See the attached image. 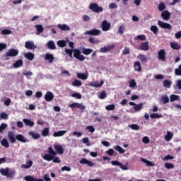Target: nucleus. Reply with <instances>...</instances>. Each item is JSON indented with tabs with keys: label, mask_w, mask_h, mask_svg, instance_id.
I'll use <instances>...</instances> for the list:
<instances>
[{
	"label": "nucleus",
	"mask_w": 181,
	"mask_h": 181,
	"mask_svg": "<svg viewBox=\"0 0 181 181\" xmlns=\"http://www.w3.org/2000/svg\"><path fill=\"white\" fill-rule=\"evenodd\" d=\"M35 28L37 29L36 35H40V33H42L43 30H45L42 25H35Z\"/></svg>",
	"instance_id": "29"
},
{
	"label": "nucleus",
	"mask_w": 181,
	"mask_h": 181,
	"mask_svg": "<svg viewBox=\"0 0 181 181\" xmlns=\"http://www.w3.org/2000/svg\"><path fill=\"white\" fill-rule=\"evenodd\" d=\"M57 44L59 47H66L67 46V42L64 40L57 41Z\"/></svg>",
	"instance_id": "34"
},
{
	"label": "nucleus",
	"mask_w": 181,
	"mask_h": 181,
	"mask_svg": "<svg viewBox=\"0 0 181 181\" xmlns=\"http://www.w3.org/2000/svg\"><path fill=\"white\" fill-rule=\"evenodd\" d=\"M129 127L131 129H133V131H138L139 129V126L136 124H129Z\"/></svg>",
	"instance_id": "49"
},
{
	"label": "nucleus",
	"mask_w": 181,
	"mask_h": 181,
	"mask_svg": "<svg viewBox=\"0 0 181 181\" xmlns=\"http://www.w3.org/2000/svg\"><path fill=\"white\" fill-rule=\"evenodd\" d=\"M79 163H81V165H87L88 168H93V166H94V163H93V161L88 160L86 158H81V160L79 161Z\"/></svg>",
	"instance_id": "11"
},
{
	"label": "nucleus",
	"mask_w": 181,
	"mask_h": 181,
	"mask_svg": "<svg viewBox=\"0 0 181 181\" xmlns=\"http://www.w3.org/2000/svg\"><path fill=\"white\" fill-rule=\"evenodd\" d=\"M160 102L163 103V104H168V103H169V97L168 95H163L161 97V100H160Z\"/></svg>",
	"instance_id": "41"
},
{
	"label": "nucleus",
	"mask_w": 181,
	"mask_h": 181,
	"mask_svg": "<svg viewBox=\"0 0 181 181\" xmlns=\"http://www.w3.org/2000/svg\"><path fill=\"white\" fill-rule=\"evenodd\" d=\"M141 162H144V163H146V166H155V164L152 163V161L148 160L144 158H141Z\"/></svg>",
	"instance_id": "32"
},
{
	"label": "nucleus",
	"mask_w": 181,
	"mask_h": 181,
	"mask_svg": "<svg viewBox=\"0 0 181 181\" xmlns=\"http://www.w3.org/2000/svg\"><path fill=\"white\" fill-rule=\"evenodd\" d=\"M48 152H49V155H51L52 156L57 155V153H56V151H54V150H53V148H52V147L48 148Z\"/></svg>",
	"instance_id": "55"
},
{
	"label": "nucleus",
	"mask_w": 181,
	"mask_h": 181,
	"mask_svg": "<svg viewBox=\"0 0 181 181\" xmlns=\"http://www.w3.org/2000/svg\"><path fill=\"white\" fill-rule=\"evenodd\" d=\"M137 59L141 62V63H144V62H148V57L145 56L144 54H140L138 57Z\"/></svg>",
	"instance_id": "38"
},
{
	"label": "nucleus",
	"mask_w": 181,
	"mask_h": 181,
	"mask_svg": "<svg viewBox=\"0 0 181 181\" xmlns=\"http://www.w3.org/2000/svg\"><path fill=\"white\" fill-rule=\"evenodd\" d=\"M0 117L1 118V119H8V118H9L8 114H6V112H1L0 114Z\"/></svg>",
	"instance_id": "60"
},
{
	"label": "nucleus",
	"mask_w": 181,
	"mask_h": 181,
	"mask_svg": "<svg viewBox=\"0 0 181 181\" xmlns=\"http://www.w3.org/2000/svg\"><path fill=\"white\" fill-rule=\"evenodd\" d=\"M72 86L74 87H80L81 86H83V83L81 82V81L74 79V81L72 82Z\"/></svg>",
	"instance_id": "35"
},
{
	"label": "nucleus",
	"mask_w": 181,
	"mask_h": 181,
	"mask_svg": "<svg viewBox=\"0 0 181 181\" xmlns=\"http://www.w3.org/2000/svg\"><path fill=\"white\" fill-rule=\"evenodd\" d=\"M89 9L94 12L95 13H100V12H103L104 8L97 4V3H91L89 5Z\"/></svg>",
	"instance_id": "3"
},
{
	"label": "nucleus",
	"mask_w": 181,
	"mask_h": 181,
	"mask_svg": "<svg viewBox=\"0 0 181 181\" xmlns=\"http://www.w3.org/2000/svg\"><path fill=\"white\" fill-rule=\"evenodd\" d=\"M161 16L164 21H169V19H170V12L168 10H165L161 13Z\"/></svg>",
	"instance_id": "16"
},
{
	"label": "nucleus",
	"mask_w": 181,
	"mask_h": 181,
	"mask_svg": "<svg viewBox=\"0 0 181 181\" xmlns=\"http://www.w3.org/2000/svg\"><path fill=\"white\" fill-rule=\"evenodd\" d=\"M33 165V161L29 160L26 163V164H23L21 165V168L23 169H30V168H32V165Z\"/></svg>",
	"instance_id": "26"
},
{
	"label": "nucleus",
	"mask_w": 181,
	"mask_h": 181,
	"mask_svg": "<svg viewBox=\"0 0 181 181\" xmlns=\"http://www.w3.org/2000/svg\"><path fill=\"white\" fill-rule=\"evenodd\" d=\"M136 39L137 40H143V41H145L146 40V36H145V35H137L136 37Z\"/></svg>",
	"instance_id": "54"
},
{
	"label": "nucleus",
	"mask_w": 181,
	"mask_h": 181,
	"mask_svg": "<svg viewBox=\"0 0 181 181\" xmlns=\"http://www.w3.org/2000/svg\"><path fill=\"white\" fill-rule=\"evenodd\" d=\"M24 57L28 59V60H33L35 59V54L32 52H26L24 54Z\"/></svg>",
	"instance_id": "23"
},
{
	"label": "nucleus",
	"mask_w": 181,
	"mask_h": 181,
	"mask_svg": "<svg viewBox=\"0 0 181 181\" xmlns=\"http://www.w3.org/2000/svg\"><path fill=\"white\" fill-rule=\"evenodd\" d=\"M84 35H90L91 36H100V35H101V31L97 29L90 30L84 33Z\"/></svg>",
	"instance_id": "8"
},
{
	"label": "nucleus",
	"mask_w": 181,
	"mask_h": 181,
	"mask_svg": "<svg viewBox=\"0 0 181 181\" xmlns=\"http://www.w3.org/2000/svg\"><path fill=\"white\" fill-rule=\"evenodd\" d=\"M19 54V50L15 49H10L5 54V57H15Z\"/></svg>",
	"instance_id": "5"
},
{
	"label": "nucleus",
	"mask_w": 181,
	"mask_h": 181,
	"mask_svg": "<svg viewBox=\"0 0 181 181\" xmlns=\"http://www.w3.org/2000/svg\"><path fill=\"white\" fill-rule=\"evenodd\" d=\"M53 98H54V95L50 91H47L45 95V101H47V103L52 101Z\"/></svg>",
	"instance_id": "14"
},
{
	"label": "nucleus",
	"mask_w": 181,
	"mask_h": 181,
	"mask_svg": "<svg viewBox=\"0 0 181 181\" xmlns=\"http://www.w3.org/2000/svg\"><path fill=\"white\" fill-rule=\"evenodd\" d=\"M47 46L49 50H56V45L54 41H49L47 44Z\"/></svg>",
	"instance_id": "21"
},
{
	"label": "nucleus",
	"mask_w": 181,
	"mask_h": 181,
	"mask_svg": "<svg viewBox=\"0 0 181 181\" xmlns=\"http://www.w3.org/2000/svg\"><path fill=\"white\" fill-rule=\"evenodd\" d=\"M158 26H160L163 29H168V30H172V25H170V23L158 21Z\"/></svg>",
	"instance_id": "9"
},
{
	"label": "nucleus",
	"mask_w": 181,
	"mask_h": 181,
	"mask_svg": "<svg viewBox=\"0 0 181 181\" xmlns=\"http://www.w3.org/2000/svg\"><path fill=\"white\" fill-rule=\"evenodd\" d=\"M82 53L83 54H85V56H88V54H91V53H93V49L90 48H83Z\"/></svg>",
	"instance_id": "36"
},
{
	"label": "nucleus",
	"mask_w": 181,
	"mask_h": 181,
	"mask_svg": "<svg viewBox=\"0 0 181 181\" xmlns=\"http://www.w3.org/2000/svg\"><path fill=\"white\" fill-rule=\"evenodd\" d=\"M73 52H74V50L70 49H65V53H66V54H69V57L73 58Z\"/></svg>",
	"instance_id": "53"
},
{
	"label": "nucleus",
	"mask_w": 181,
	"mask_h": 181,
	"mask_svg": "<svg viewBox=\"0 0 181 181\" xmlns=\"http://www.w3.org/2000/svg\"><path fill=\"white\" fill-rule=\"evenodd\" d=\"M54 148L57 153H59V155H63V153H64V150L63 149V146L62 145H54Z\"/></svg>",
	"instance_id": "17"
},
{
	"label": "nucleus",
	"mask_w": 181,
	"mask_h": 181,
	"mask_svg": "<svg viewBox=\"0 0 181 181\" xmlns=\"http://www.w3.org/2000/svg\"><path fill=\"white\" fill-rule=\"evenodd\" d=\"M77 77L81 80H87V78H88V74H83V73H77Z\"/></svg>",
	"instance_id": "27"
},
{
	"label": "nucleus",
	"mask_w": 181,
	"mask_h": 181,
	"mask_svg": "<svg viewBox=\"0 0 181 181\" xmlns=\"http://www.w3.org/2000/svg\"><path fill=\"white\" fill-rule=\"evenodd\" d=\"M129 105L134 107V110L136 112H139V111L144 108V103H142L136 104L134 102H129Z\"/></svg>",
	"instance_id": "7"
},
{
	"label": "nucleus",
	"mask_w": 181,
	"mask_h": 181,
	"mask_svg": "<svg viewBox=\"0 0 181 181\" xmlns=\"http://www.w3.org/2000/svg\"><path fill=\"white\" fill-rule=\"evenodd\" d=\"M74 57L79 60V62H84L86 57L81 55V52L78 49H74Z\"/></svg>",
	"instance_id": "4"
},
{
	"label": "nucleus",
	"mask_w": 181,
	"mask_h": 181,
	"mask_svg": "<svg viewBox=\"0 0 181 181\" xmlns=\"http://www.w3.org/2000/svg\"><path fill=\"white\" fill-rule=\"evenodd\" d=\"M105 110H107V111H114V110H115V105H109L105 107Z\"/></svg>",
	"instance_id": "51"
},
{
	"label": "nucleus",
	"mask_w": 181,
	"mask_h": 181,
	"mask_svg": "<svg viewBox=\"0 0 181 181\" xmlns=\"http://www.w3.org/2000/svg\"><path fill=\"white\" fill-rule=\"evenodd\" d=\"M165 168H166V169H173V168H175V165L170 163H165Z\"/></svg>",
	"instance_id": "58"
},
{
	"label": "nucleus",
	"mask_w": 181,
	"mask_h": 181,
	"mask_svg": "<svg viewBox=\"0 0 181 181\" xmlns=\"http://www.w3.org/2000/svg\"><path fill=\"white\" fill-rule=\"evenodd\" d=\"M103 84H104V81H101L100 83H96L95 82H92L90 83V86H91V87H101V86H103Z\"/></svg>",
	"instance_id": "47"
},
{
	"label": "nucleus",
	"mask_w": 181,
	"mask_h": 181,
	"mask_svg": "<svg viewBox=\"0 0 181 181\" xmlns=\"http://www.w3.org/2000/svg\"><path fill=\"white\" fill-rule=\"evenodd\" d=\"M1 145H2V146H4V148H9V142L8 141V139H6V138L3 139L1 141Z\"/></svg>",
	"instance_id": "39"
},
{
	"label": "nucleus",
	"mask_w": 181,
	"mask_h": 181,
	"mask_svg": "<svg viewBox=\"0 0 181 181\" xmlns=\"http://www.w3.org/2000/svg\"><path fill=\"white\" fill-rule=\"evenodd\" d=\"M28 134L30 135V136H32V138H33L34 139H39V138H40V134L39 133L30 132Z\"/></svg>",
	"instance_id": "33"
},
{
	"label": "nucleus",
	"mask_w": 181,
	"mask_h": 181,
	"mask_svg": "<svg viewBox=\"0 0 181 181\" xmlns=\"http://www.w3.org/2000/svg\"><path fill=\"white\" fill-rule=\"evenodd\" d=\"M134 67L136 71H142V66H141V62H139V61L134 62Z\"/></svg>",
	"instance_id": "20"
},
{
	"label": "nucleus",
	"mask_w": 181,
	"mask_h": 181,
	"mask_svg": "<svg viewBox=\"0 0 181 181\" xmlns=\"http://www.w3.org/2000/svg\"><path fill=\"white\" fill-rule=\"evenodd\" d=\"M124 30H125V27L120 25L118 28V33H119V35H124Z\"/></svg>",
	"instance_id": "62"
},
{
	"label": "nucleus",
	"mask_w": 181,
	"mask_h": 181,
	"mask_svg": "<svg viewBox=\"0 0 181 181\" xmlns=\"http://www.w3.org/2000/svg\"><path fill=\"white\" fill-rule=\"evenodd\" d=\"M99 98H100V100H104L107 98V93H105V91H103L100 93Z\"/></svg>",
	"instance_id": "63"
},
{
	"label": "nucleus",
	"mask_w": 181,
	"mask_h": 181,
	"mask_svg": "<svg viewBox=\"0 0 181 181\" xmlns=\"http://www.w3.org/2000/svg\"><path fill=\"white\" fill-rule=\"evenodd\" d=\"M163 115H159L158 113H153L151 115H150V118H162Z\"/></svg>",
	"instance_id": "56"
},
{
	"label": "nucleus",
	"mask_w": 181,
	"mask_h": 181,
	"mask_svg": "<svg viewBox=\"0 0 181 181\" xmlns=\"http://www.w3.org/2000/svg\"><path fill=\"white\" fill-rule=\"evenodd\" d=\"M170 47L174 50H180L181 49L180 45L177 42H170Z\"/></svg>",
	"instance_id": "30"
},
{
	"label": "nucleus",
	"mask_w": 181,
	"mask_h": 181,
	"mask_svg": "<svg viewBox=\"0 0 181 181\" xmlns=\"http://www.w3.org/2000/svg\"><path fill=\"white\" fill-rule=\"evenodd\" d=\"M25 49L33 50V49H37V46H36L35 45V42H33L27 41V42H25Z\"/></svg>",
	"instance_id": "13"
},
{
	"label": "nucleus",
	"mask_w": 181,
	"mask_h": 181,
	"mask_svg": "<svg viewBox=\"0 0 181 181\" xmlns=\"http://www.w3.org/2000/svg\"><path fill=\"white\" fill-rule=\"evenodd\" d=\"M158 60H160L161 62H165L166 60V52L164 49H160L158 52Z\"/></svg>",
	"instance_id": "10"
},
{
	"label": "nucleus",
	"mask_w": 181,
	"mask_h": 181,
	"mask_svg": "<svg viewBox=\"0 0 181 181\" xmlns=\"http://www.w3.org/2000/svg\"><path fill=\"white\" fill-rule=\"evenodd\" d=\"M175 73L176 76H181V64L179 65L178 69H175Z\"/></svg>",
	"instance_id": "64"
},
{
	"label": "nucleus",
	"mask_w": 181,
	"mask_h": 181,
	"mask_svg": "<svg viewBox=\"0 0 181 181\" xmlns=\"http://www.w3.org/2000/svg\"><path fill=\"white\" fill-rule=\"evenodd\" d=\"M150 30L153 32L155 35H158V32L159 31V28L156 25H151Z\"/></svg>",
	"instance_id": "45"
},
{
	"label": "nucleus",
	"mask_w": 181,
	"mask_h": 181,
	"mask_svg": "<svg viewBox=\"0 0 181 181\" xmlns=\"http://www.w3.org/2000/svg\"><path fill=\"white\" fill-rule=\"evenodd\" d=\"M8 137L11 144H15L16 140L19 142H22L23 144L28 142V139L26 137L23 136L22 134H17L15 136V133H13V132H8Z\"/></svg>",
	"instance_id": "1"
},
{
	"label": "nucleus",
	"mask_w": 181,
	"mask_h": 181,
	"mask_svg": "<svg viewBox=\"0 0 181 181\" xmlns=\"http://www.w3.org/2000/svg\"><path fill=\"white\" fill-rule=\"evenodd\" d=\"M23 122L27 127H33V125H35V122H32V120L29 119H23Z\"/></svg>",
	"instance_id": "28"
},
{
	"label": "nucleus",
	"mask_w": 181,
	"mask_h": 181,
	"mask_svg": "<svg viewBox=\"0 0 181 181\" xmlns=\"http://www.w3.org/2000/svg\"><path fill=\"white\" fill-rule=\"evenodd\" d=\"M139 49L140 50L148 52V50H149V42H141L139 46Z\"/></svg>",
	"instance_id": "15"
},
{
	"label": "nucleus",
	"mask_w": 181,
	"mask_h": 181,
	"mask_svg": "<svg viewBox=\"0 0 181 181\" xmlns=\"http://www.w3.org/2000/svg\"><path fill=\"white\" fill-rule=\"evenodd\" d=\"M49 127H46L45 128L42 132V136H49Z\"/></svg>",
	"instance_id": "48"
},
{
	"label": "nucleus",
	"mask_w": 181,
	"mask_h": 181,
	"mask_svg": "<svg viewBox=\"0 0 181 181\" xmlns=\"http://www.w3.org/2000/svg\"><path fill=\"white\" fill-rule=\"evenodd\" d=\"M158 9L160 12H162V11H165V9H166V5H165V3H160L158 4Z\"/></svg>",
	"instance_id": "43"
},
{
	"label": "nucleus",
	"mask_w": 181,
	"mask_h": 181,
	"mask_svg": "<svg viewBox=\"0 0 181 181\" xmlns=\"http://www.w3.org/2000/svg\"><path fill=\"white\" fill-rule=\"evenodd\" d=\"M88 42L92 45H98V43H100V41L98 40L94 39V37H90L88 39Z\"/></svg>",
	"instance_id": "46"
},
{
	"label": "nucleus",
	"mask_w": 181,
	"mask_h": 181,
	"mask_svg": "<svg viewBox=\"0 0 181 181\" xmlns=\"http://www.w3.org/2000/svg\"><path fill=\"white\" fill-rule=\"evenodd\" d=\"M177 98H179V96H177V95H171L170 96V103H173V101H176Z\"/></svg>",
	"instance_id": "57"
},
{
	"label": "nucleus",
	"mask_w": 181,
	"mask_h": 181,
	"mask_svg": "<svg viewBox=\"0 0 181 181\" xmlns=\"http://www.w3.org/2000/svg\"><path fill=\"white\" fill-rule=\"evenodd\" d=\"M74 98H78V100H81V94L79 93H74L71 95Z\"/></svg>",
	"instance_id": "59"
},
{
	"label": "nucleus",
	"mask_w": 181,
	"mask_h": 181,
	"mask_svg": "<svg viewBox=\"0 0 181 181\" xmlns=\"http://www.w3.org/2000/svg\"><path fill=\"white\" fill-rule=\"evenodd\" d=\"M45 60H48L49 63L52 64V63H53V61L54 60V57H53V54H45Z\"/></svg>",
	"instance_id": "31"
},
{
	"label": "nucleus",
	"mask_w": 181,
	"mask_h": 181,
	"mask_svg": "<svg viewBox=\"0 0 181 181\" xmlns=\"http://www.w3.org/2000/svg\"><path fill=\"white\" fill-rule=\"evenodd\" d=\"M22 66H23V61L22 59H18L13 64L14 69H19Z\"/></svg>",
	"instance_id": "22"
},
{
	"label": "nucleus",
	"mask_w": 181,
	"mask_h": 181,
	"mask_svg": "<svg viewBox=\"0 0 181 181\" xmlns=\"http://www.w3.org/2000/svg\"><path fill=\"white\" fill-rule=\"evenodd\" d=\"M114 47H115L114 45H107V47H103L100 48V53H107V52H110V50H112Z\"/></svg>",
	"instance_id": "18"
},
{
	"label": "nucleus",
	"mask_w": 181,
	"mask_h": 181,
	"mask_svg": "<svg viewBox=\"0 0 181 181\" xmlns=\"http://www.w3.org/2000/svg\"><path fill=\"white\" fill-rule=\"evenodd\" d=\"M76 108H78L81 111H84V110H86V106L84 105H83L82 103H78Z\"/></svg>",
	"instance_id": "61"
},
{
	"label": "nucleus",
	"mask_w": 181,
	"mask_h": 181,
	"mask_svg": "<svg viewBox=\"0 0 181 181\" xmlns=\"http://www.w3.org/2000/svg\"><path fill=\"white\" fill-rule=\"evenodd\" d=\"M111 163L113 166H119L120 169L122 170H128V167L127 165H123L122 163H119L118 160L111 161Z\"/></svg>",
	"instance_id": "12"
},
{
	"label": "nucleus",
	"mask_w": 181,
	"mask_h": 181,
	"mask_svg": "<svg viewBox=\"0 0 181 181\" xmlns=\"http://www.w3.org/2000/svg\"><path fill=\"white\" fill-rule=\"evenodd\" d=\"M163 86L164 87H166V88H170V86H172V82L168 79H165L163 81Z\"/></svg>",
	"instance_id": "44"
},
{
	"label": "nucleus",
	"mask_w": 181,
	"mask_h": 181,
	"mask_svg": "<svg viewBox=\"0 0 181 181\" xmlns=\"http://www.w3.org/2000/svg\"><path fill=\"white\" fill-rule=\"evenodd\" d=\"M173 138V133H172L170 132H168L167 135L165 136V141L169 142V141H170Z\"/></svg>",
	"instance_id": "40"
},
{
	"label": "nucleus",
	"mask_w": 181,
	"mask_h": 181,
	"mask_svg": "<svg viewBox=\"0 0 181 181\" xmlns=\"http://www.w3.org/2000/svg\"><path fill=\"white\" fill-rule=\"evenodd\" d=\"M114 149H115V151H117V152H119V153H125V149L122 148V147H121V146H115L114 147Z\"/></svg>",
	"instance_id": "42"
},
{
	"label": "nucleus",
	"mask_w": 181,
	"mask_h": 181,
	"mask_svg": "<svg viewBox=\"0 0 181 181\" xmlns=\"http://www.w3.org/2000/svg\"><path fill=\"white\" fill-rule=\"evenodd\" d=\"M26 181H45L43 179H36L30 175H27L24 177Z\"/></svg>",
	"instance_id": "24"
},
{
	"label": "nucleus",
	"mask_w": 181,
	"mask_h": 181,
	"mask_svg": "<svg viewBox=\"0 0 181 181\" xmlns=\"http://www.w3.org/2000/svg\"><path fill=\"white\" fill-rule=\"evenodd\" d=\"M1 35H12V30H8V29H5V30H2L1 32Z\"/></svg>",
	"instance_id": "52"
},
{
	"label": "nucleus",
	"mask_w": 181,
	"mask_h": 181,
	"mask_svg": "<svg viewBox=\"0 0 181 181\" xmlns=\"http://www.w3.org/2000/svg\"><path fill=\"white\" fill-rule=\"evenodd\" d=\"M57 28L64 31L70 30V27L66 24H58Z\"/></svg>",
	"instance_id": "25"
},
{
	"label": "nucleus",
	"mask_w": 181,
	"mask_h": 181,
	"mask_svg": "<svg viewBox=\"0 0 181 181\" xmlns=\"http://www.w3.org/2000/svg\"><path fill=\"white\" fill-rule=\"evenodd\" d=\"M0 173L2 176H6V177H13L16 171H15V170H10L9 168H6V169H0Z\"/></svg>",
	"instance_id": "2"
},
{
	"label": "nucleus",
	"mask_w": 181,
	"mask_h": 181,
	"mask_svg": "<svg viewBox=\"0 0 181 181\" xmlns=\"http://www.w3.org/2000/svg\"><path fill=\"white\" fill-rule=\"evenodd\" d=\"M66 133H67L66 130H60V131L54 132L53 136H54L55 138H57V136H63V135H64Z\"/></svg>",
	"instance_id": "19"
},
{
	"label": "nucleus",
	"mask_w": 181,
	"mask_h": 181,
	"mask_svg": "<svg viewBox=\"0 0 181 181\" xmlns=\"http://www.w3.org/2000/svg\"><path fill=\"white\" fill-rule=\"evenodd\" d=\"M101 28L103 32H108L111 29V23L107 20H104L101 23Z\"/></svg>",
	"instance_id": "6"
},
{
	"label": "nucleus",
	"mask_w": 181,
	"mask_h": 181,
	"mask_svg": "<svg viewBox=\"0 0 181 181\" xmlns=\"http://www.w3.org/2000/svg\"><path fill=\"white\" fill-rule=\"evenodd\" d=\"M43 159H45V160H48V162H50V160H53V159H54V156L50 154H45L43 156Z\"/></svg>",
	"instance_id": "37"
},
{
	"label": "nucleus",
	"mask_w": 181,
	"mask_h": 181,
	"mask_svg": "<svg viewBox=\"0 0 181 181\" xmlns=\"http://www.w3.org/2000/svg\"><path fill=\"white\" fill-rule=\"evenodd\" d=\"M86 129L88 130V132H91V134L95 132V128L94 127V126L90 125V126H87L86 127Z\"/></svg>",
	"instance_id": "50"
}]
</instances>
